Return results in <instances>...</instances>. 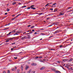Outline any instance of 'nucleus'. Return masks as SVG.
Segmentation results:
<instances>
[{
	"instance_id": "nucleus-46",
	"label": "nucleus",
	"mask_w": 73,
	"mask_h": 73,
	"mask_svg": "<svg viewBox=\"0 0 73 73\" xmlns=\"http://www.w3.org/2000/svg\"><path fill=\"white\" fill-rule=\"evenodd\" d=\"M31 26L30 25H29V26H27V27H31Z\"/></svg>"
},
{
	"instance_id": "nucleus-36",
	"label": "nucleus",
	"mask_w": 73,
	"mask_h": 73,
	"mask_svg": "<svg viewBox=\"0 0 73 73\" xmlns=\"http://www.w3.org/2000/svg\"><path fill=\"white\" fill-rule=\"evenodd\" d=\"M34 27H35V26H33L31 27V28H34Z\"/></svg>"
},
{
	"instance_id": "nucleus-56",
	"label": "nucleus",
	"mask_w": 73,
	"mask_h": 73,
	"mask_svg": "<svg viewBox=\"0 0 73 73\" xmlns=\"http://www.w3.org/2000/svg\"><path fill=\"white\" fill-rule=\"evenodd\" d=\"M26 33V32H25L23 33V35H24V34H25Z\"/></svg>"
},
{
	"instance_id": "nucleus-57",
	"label": "nucleus",
	"mask_w": 73,
	"mask_h": 73,
	"mask_svg": "<svg viewBox=\"0 0 73 73\" xmlns=\"http://www.w3.org/2000/svg\"><path fill=\"white\" fill-rule=\"evenodd\" d=\"M11 24V23H9L7 25H9V24Z\"/></svg>"
},
{
	"instance_id": "nucleus-58",
	"label": "nucleus",
	"mask_w": 73,
	"mask_h": 73,
	"mask_svg": "<svg viewBox=\"0 0 73 73\" xmlns=\"http://www.w3.org/2000/svg\"><path fill=\"white\" fill-rule=\"evenodd\" d=\"M30 31H31V30H30V31H27V32H29Z\"/></svg>"
},
{
	"instance_id": "nucleus-47",
	"label": "nucleus",
	"mask_w": 73,
	"mask_h": 73,
	"mask_svg": "<svg viewBox=\"0 0 73 73\" xmlns=\"http://www.w3.org/2000/svg\"><path fill=\"white\" fill-rule=\"evenodd\" d=\"M7 13H5V15H7Z\"/></svg>"
},
{
	"instance_id": "nucleus-59",
	"label": "nucleus",
	"mask_w": 73,
	"mask_h": 73,
	"mask_svg": "<svg viewBox=\"0 0 73 73\" xmlns=\"http://www.w3.org/2000/svg\"><path fill=\"white\" fill-rule=\"evenodd\" d=\"M15 34H16V35H19L18 34H17V33H15Z\"/></svg>"
},
{
	"instance_id": "nucleus-9",
	"label": "nucleus",
	"mask_w": 73,
	"mask_h": 73,
	"mask_svg": "<svg viewBox=\"0 0 73 73\" xmlns=\"http://www.w3.org/2000/svg\"><path fill=\"white\" fill-rule=\"evenodd\" d=\"M59 22H57V23H54V25H58V24H59Z\"/></svg>"
},
{
	"instance_id": "nucleus-30",
	"label": "nucleus",
	"mask_w": 73,
	"mask_h": 73,
	"mask_svg": "<svg viewBox=\"0 0 73 73\" xmlns=\"http://www.w3.org/2000/svg\"><path fill=\"white\" fill-rule=\"evenodd\" d=\"M31 9V7H28L27 8V9Z\"/></svg>"
},
{
	"instance_id": "nucleus-22",
	"label": "nucleus",
	"mask_w": 73,
	"mask_h": 73,
	"mask_svg": "<svg viewBox=\"0 0 73 73\" xmlns=\"http://www.w3.org/2000/svg\"><path fill=\"white\" fill-rule=\"evenodd\" d=\"M9 29V28H6L3 29V30H7V29Z\"/></svg>"
},
{
	"instance_id": "nucleus-5",
	"label": "nucleus",
	"mask_w": 73,
	"mask_h": 73,
	"mask_svg": "<svg viewBox=\"0 0 73 73\" xmlns=\"http://www.w3.org/2000/svg\"><path fill=\"white\" fill-rule=\"evenodd\" d=\"M44 69H45V67H42V68H40V70H43Z\"/></svg>"
},
{
	"instance_id": "nucleus-38",
	"label": "nucleus",
	"mask_w": 73,
	"mask_h": 73,
	"mask_svg": "<svg viewBox=\"0 0 73 73\" xmlns=\"http://www.w3.org/2000/svg\"><path fill=\"white\" fill-rule=\"evenodd\" d=\"M52 25H50L48 26V27H52Z\"/></svg>"
},
{
	"instance_id": "nucleus-44",
	"label": "nucleus",
	"mask_w": 73,
	"mask_h": 73,
	"mask_svg": "<svg viewBox=\"0 0 73 73\" xmlns=\"http://www.w3.org/2000/svg\"><path fill=\"white\" fill-rule=\"evenodd\" d=\"M3 73H6V72L5 71H3Z\"/></svg>"
},
{
	"instance_id": "nucleus-7",
	"label": "nucleus",
	"mask_w": 73,
	"mask_h": 73,
	"mask_svg": "<svg viewBox=\"0 0 73 73\" xmlns=\"http://www.w3.org/2000/svg\"><path fill=\"white\" fill-rule=\"evenodd\" d=\"M26 38V36H23L21 38V40H24V39H25V38Z\"/></svg>"
},
{
	"instance_id": "nucleus-10",
	"label": "nucleus",
	"mask_w": 73,
	"mask_h": 73,
	"mask_svg": "<svg viewBox=\"0 0 73 73\" xmlns=\"http://www.w3.org/2000/svg\"><path fill=\"white\" fill-rule=\"evenodd\" d=\"M28 68H29V66H26L25 68V69L26 70H27V69H28Z\"/></svg>"
},
{
	"instance_id": "nucleus-40",
	"label": "nucleus",
	"mask_w": 73,
	"mask_h": 73,
	"mask_svg": "<svg viewBox=\"0 0 73 73\" xmlns=\"http://www.w3.org/2000/svg\"><path fill=\"white\" fill-rule=\"evenodd\" d=\"M51 24L52 25H54V23H52Z\"/></svg>"
},
{
	"instance_id": "nucleus-41",
	"label": "nucleus",
	"mask_w": 73,
	"mask_h": 73,
	"mask_svg": "<svg viewBox=\"0 0 73 73\" xmlns=\"http://www.w3.org/2000/svg\"><path fill=\"white\" fill-rule=\"evenodd\" d=\"M56 3H54L52 4V5H56Z\"/></svg>"
},
{
	"instance_id": "nucleus-24",
	"label": "nucleus",
	"mask_w": 73,
	"mask_h": 73,
	"mask_svg": "<svg viewBox=\"0 0 73 73\" xmlns=\"http://www.w3.org/2000/svg\"><path fill=\"white\" fill-rule=\"evenodd\" d=\"M15 71L17 70V67H16V66L15 67Z\"/></svg>"
},
{
	"instance_id": "nucleus-18",
	"label": "nucleus",
	"mask_w": 73,
	"mask_h": 73,
	"mask_svg": "<svg viewBox=\"0 0 73 73\" xmlns=\"http://www.w3.org/2000/svg\"><path fill=\"white\" fill-rule=\"evenodd\" d=\"M16 4V2H13L12 3L13 5H15V4Z\"/></svg>"
},
{
	"instance_id": "nucleus-17",
	"label": "nucleus",
	"mask_w": 73,
	"mask_h": 73,
	"mask_svg": "<svg viewBox=\"0 0 73 73\" xmlns=\"http://www.w3.org/2000/svg\"><path fill=\"white\" fill-rule=\"evenodd\" d=\"M43 13H37V14L38 15H42V14H43Z\"/></svg>"
},
{
	"instance_id": "nucleus-60",
	"label": "nucleus",
	"mask_w": 73,
	"mask_h": 73,
	"mask_svg": "<svg viewBox=\"0 0 73 73\" xmlns=\"http://www.w3.org/2000/svg\"><path fill=\"white\" fill-rule=\"evenodd\" d=\"M15 15H12V16H15Z\"/></svg>"
},
{
	"instance_id": "nucleus-31",
	"label": "nucleus",
	"mask_w": 73,
	"mask_h": 73,
	"mask_svg": "<svg viewBox=\"0 0 73 73\" xmlns=\"http://www.w3.org/2000/svg\"><path fill=\"white\" fill-rule=\"evenodd\" d=\"M14 58L15 59H17V57H14Z\"/></svg>"
},
{
	"instance_id": "nucleus-3",
	"label": "nucleus",
	"mask_w": 73,
	"mask_h": 73,
	"mask_svg": "<svg viewBox=\"0 0 73 73\" xmlns=\"http://www.w3.org/2000/svg\"><path fill=\"white\" fill-rule=\"evenodd\" d=\"M59 32L58 30H57L54 32V34H56V33H58Z\"/></svg>"
},
{
	"instance_id": "nucleus-19",
	"label": "nucleus",
	"mask_w": 73,
	"mask_h": 73,
	"mask_svg": "<svg viewBox=\"0 0 73 73\" xmlns=\"http://www.w3.org/2000/svg\"><path fill=\"white\" fill-rule=\"evenodd\" d=\"M20 73V70L19 69H18L17 70V73Z\"/></svg>"
},
{
	"instance_id": "nucleus-51",
	"label": "nucleus",
	"mask_w": 73,
	"mask_h": 73,
	"mask_svg": "<svg viewBox=\"0 0 73 73\" xmlns=\"http://www.w3.org/2000/svg\"><path fill=\"white\" fill-rule=\"evenodd\" d=\"M23 53V52H21L19 53V54H20L21 53Z\"/></svg>"
},
{
	"instance_id": "nucleus-28",
	"label": "nucleus",
	"mask_w": 73,
	"mask_h": 73,
	"mask_svg": "<svg viewBox=\"0 0 73 73\" xmlns=\"http://www.w3.org/2000/svg\"><path fill=\"white\" fill-rule=\"evenodd\" d=\"M12 70V71H14V70H15V69H14V68H13L12 69H11Z\"/></svg>"
},
{
	"instance_id": "nucleus-43",
	"label": "nucleus",
	"mask_w": 73,
	"mask_h": 73,
	"mask_svg": "<svg viewBox=\"0 0 73 73\" xmlns=\"http://www.w3.org/2000/svg\"><path fill=\"white\" fill-rule=\"evenodd\" d=\"M62 45H61L60 46H59V47H60V48H61V47H62Z\"/></svg>"
},
{
	"instance_id": "nucleus-13",
	"label": "nucleus",
	"mask_w": 73,
	"mask_h": 73,
	"mask_svg": "<svg viewBox=\"0 0 73 73\" xmlns=\"http://www.w3.org/2000/svg\"><path fill=\"white\" fill-rule=\"evenodd\" d=\"M21 69L22 71H23V66H21Z\"/></svg>"
},
{
	"instance_id": "nucleus-15",
	"label": "nucleus",
	"mask_w": 73,
	"mask_h": 73,
	"mask_svg": "<svg viewBox=\"0 0 73 73\" xmlns=\"http://www.w3.org/2000/svg\"><path fill=\"white\" fill-rule=\"evenodd\" d=\"M31 71H32V70H29V71L28 72V73H31Z\"/></svg>"
},
{
	"instance_id": "nucleus-39",
	"label": "nucleus",
	"mask_w": 73,
	"mask_h": 73,
	"mask_svg": "<svg viewBox=\"0 0 73 73\" xmlns=\"http://www.w3.org/2000/svg\"><path fill=\"white\" fill-rule=\"evenodd\" d=\"M13 49H14V48H11V50H13Z\"/></svg>"
},
{
	"instance_id": "nucleus-35",
	"label": "nucleus",
	"mask_w": 73,
	"mask_h": 73,
	"mask_svg": "<svg viewBox=\"0 0 73 73\" xmlns=\"http://www.w3.org/2000/svg\"><path fill=\"white\" fill-rule=\"evenodd\" d=\"M15 42H14V43H12V44H11L12 45H13V44H15Z\"/></svg>"
},
{
	"instance_id": "nucleus-1",
	"label": "nucleus",
	"mask_w": 73,
	"mask_h": 73,
	"mask_svg": "<svg viewBox=\"0 0 73 73\" xmlns=\"http://www.w3.org/2000/svg\"><path fill=\"white\" fill-rule=\"evenodd\" d=\"M21 15V14H18L16 16V17L11 19V20H15V19H16V18H17V17H18L19 16H20V15Z\"/></svg>"
},
{
	"instance_id": "nucleus-4",
	"label": "nucleus",
	"mask_w": 73,
	"mask_h": 73,
	"mask_svg": "<svg viewBox=\"0 0 73 73\" xmlns=\"http://www.w3.org/2000/svg\"><path fill=\"white\" fill-rule=\"evenodd\" d=\"M31 65L32 66L35 65V66H36V65H37V64L36 63H33L31 64Z\"/></svg>"
},
{
	"instance_id": "nucleus-34",
	"label": "nucleus",
	"mask_w": 73,
	"mask_h": 73,
	"mask_svg": "<svg viewBox=\"0 0 73 73\" xmlns=\"http://www.w3.org/2000/svg\"><path fill=\"white\" fill-rule=\"evenodd\" d=\"M48 5H49V3H48L45 6L46 7V6H48Z\"/></svg>"
},
{
	"instance_id": "nucleus-62",
	"label": "nucleus",
	"mask_w": 73,
	"mask_h": 73,
	"mask_svg": "<svg viewBox=\"0 0 73 73\" xmlns=\"http://www.w3.org/2000/svg\"><path fill=\"white\" fill-rule=\"evenodd\" d=\"M53 36H50V38H51V37H53Z\"/></svg>"
},
{
	"instance_id": "nucleus-33",
	"label": "nucleus",
	"mask_w": 73,
	"mask_h": 73,
	"mask_svg": "<svg viewBox=\"0 0 73 73\" xmlns=\"http://www.w3.org/2000/svg\"><path fill=\"white\" fill-rule=\"evenodd\" d=\"M40 30H45V29H40Z\"/></svg>"
},
{
	"instance_id": "nucleus-48",
	"label": "nucleus",
	"mask_w": 73,
	"mask_h": 73,
	"mask_svg": "<svg viewBox=\"0 0 73 73\" xmlns=\"http://www.w3.org/2000/svg\"><path fill=\"white\" fill-rule=\"evenodd\" d=\"M70 8H72V7H69L68 8V9H69Z\"/></svg>"
},
{
	"instance_id": "nucleus-42",
	"label": "nucleus",
	"mask_w": 73,
	"mask_h": 73,
	"mask_svg": "<svg viewBox=\"0 0 73 73\" xmlns=\"http://www.w3.org/2000/svg\"><path fill=\"white\" fill-rule=\"evenodd\" d=\"M68 69L69 70H71V68H69Z\"/></svg>"
},
{
	"instance_id": "nucleus-63",
	"label": "nucleus",
	"mask_w": 73,
	"mask_h": 73,
	"mask_svg": "<svg viewBox=\"0 0 73 73\" xmlns=\"http://www.w3.org/2000/svg\"><path fill=\"white\" fill-rule=\"evenodd\" d=\"M67 69H69V67H67Z\"/></svg>"
},
{
	"instance_id": "nucleus-37",
	"label": "nucleus",
	"mask_w": 73,
	"mask_h": 73,
	"mask_svg": "<svg viewBox=\"0 0 73 73\" xmlns=\"http://www.w3.org/2000/svg\"><path fill=\"white\" fill-rule=\"evenodd\" d=\"M39 58H42V56H40L39 57Z\"/></svg>"
},
{
	"instance_id": "nucleus-53",
	"label": "nucleus",
	"mask_w": 73,
	"mask_h": 73,
	"mask_svg": "<svg viewBox=\"0 0 73 73\" xmlns=\"http://www.w3.org/2000/svg\"><path fill=\"white\" fill-rule=\"evenodd\" d=\"M32 32H33L34 31H35V30L34 29H33L32 30Z\"/></svg>"
},
{
	"instance_id": "nucleus-52",
	"label": "nucleus",
	"mask_w": 73,
	"mask_h": 73,
	"mask_svg": "<svg viewBox=\"0 0 73 73\" xmlns=\"http://www.w3.org/2000/svg\"><path fill=\"white\" fill-rule=\"evenodd\" d=\"M38 58V56L36 57V58Z\"/></svg>"
},
{
	"instance_id": "nucleus-14",
	"label": "nucleus",
	"mask_w": 73,
	"mask_h": 73,
	"mask_svg": "<svg viewBox=\"0 0 73 73\" xmlns=\"http://www.w3.org/2000/svg\"><path fill=\"white\" fill-rule=\"evenodd\" d=\"M72 60H73V58H71L69 60V61L70 62V61H72Z\"/></svg>"
},
{
	"instance_id": "nucleus-55",
	"label": "nucleus",
	"mask_w": 73,
	"mask_h": 73,
	"mask_svg": "<svg viewBox=\"0 0 73 73\" xmlns=\"http://www.w3.org/2000/svg\"><path fill=\"white\" fill-rule=\"evenodd\" d=\"M35 34H37V32H35L34 33V35H35Z\"/></svg>"
},
{
	"instance_id": "nucleus-20",
	"label": "nucleus",
	"mask_w": 73,
	"mask_h": 73,
	"mask_svg": "<svg viewBox=\"0 0 73 73\" xmlns=\"http://www.w3.org/2000/svg\"><path fill=\"white\" fill-rule=\"evenodd\" d=\"M15 38V37L9 38V40H12V39H13V38Z\"/></svg>"
},
{
	"instance_id": "nucleus-23",
	"label": "nucleus",
	"mask_w": 73,
	"mask_h": 73,
	"mask_svg": "<svg viewBox=\"0 0 73 73\" xmlns=\"http://www.w3.org/2000/svg\"><path fill=\"white\" fill-rule=\"evenodd\" d=\"M10 10V9H8V8L7 9V12H9Z\"/></svg>"
},
{
	"instance_id": "nucleus-49",
	"label": "nucleus",
	"mask_w": 73,
	"mask_h": 73,
	"mask_svg": "<svg viewBox=\"0 0 73 73\" xmlns=\"http://www.w3.org/2000/svg\"><path fill=\"white\" fill-rule=\"evenodd\" d=\"M53 9L52 8L50 9V10H51V11H52Z\"/></svg>"
},
{
	"instance_id": "nucleus-11",
	"label": "nucleus",
	"mask_w": 73,
	"mask_h": 73,
	"mask_svg": "<svg viewBox=\"0 0 73 73\" xmlns=\"http://www.w3.org/2000/svg\"><path fill=\"white\" fill-rule=\"evenodd\" d=\"M11 33H12V32H9L8 34L7 35V36H8V35H11Z\"/></svg>"
},
{
	"instance_id": "nucleus-21",
	"label": "nucleus",
	"mask_w": 73,
	"mask_h": 73,
	"mask_svg": "<svg viewBox=\"0 0 73 73\" xmlns=\"http://www.w3.org/2000/svg\"><path fill=\"white\" fill-rule=\"evenodd\" d=\"M52 70H53V71H55L56 70V69L54 68H53L52 69Z\"/></svg>"
},
{
	"instance_id": "nucleus-29",
	"label": "nucleus",
	"mask_w": 73,
	"mask_h": 73,
	"mask_svg": "<svg viewBox=\"0 0 73 73\" xmlns=\"http://www.w3.org/2000/svg\"><path fill=\"white\" fill-rule=\"evenodd\" d=\"M57 11V9H55L54 10V12H56V11Z\"/></svg>"
},
{
	"instance_id": "nucleus-61",
	"label": "nucleus",
	"mask_w": 73,
	"mask_h": 73,
	"mask_svg": "<svg viewBox=\"0 0 73 73\" xmlns=\"http://www.w3.org/2000/svg\"><path fill=\"white\" fill-rule=\"evenodd\" d=\"M48 19H49V18H47V20H48Z\"/></svg>"
},
{
	"instance_id": "nucleus-50",
	"label": "nucleus",
	"mask_w": 73,
	"mask_h": 73,
	"mask_svg": "<svg viewBox=\"0 0 73 73\" xmlns=\"http://www.w3.org/2000/svg\"><path fill=\"white\" fill-rule=\"evenodd\" d=\"M57 62V63H60V62H59V61Z\"/></svg>"
},
{
	"instance_id": "nucleus-6",
	"label": "nucleus",
	"mask_w": 73,
	"mask_h": 73,
	"mask_svg": "<svg viewBox=\"0 0 73 73\" xmlns=\"http://www.w3.org/2000/svg\"><path fill=\"white\" fill-rule=\"evenodd\" d=\"M55 73H61V72H60V71H59L58 70H57L55 71Z\"/></svg>"
},
{
	"instance_id": "nucleus-26",
	"label": "nucleus",
	"mask_w": 73,
	"mask_h": 73,
	"mask_svg": "<svg viewBox=\"0 0 73 73\" xmlns=\"http://www.w3.org/2000/svg\"><path fill=\"white\" fill-rule=\"evenodd\" d=\"M17 33H21V32L20 31H17Z\"/></svg>"
},
{
	"instance_id": "nucleus-27",
	"label": "nucleus",
	"mask_w": 73,
	"mask_h": 73,
	"mask_svg": "<svg viewBox=\"0 0 73 73\" xmlns=\"http://www.w3.org/2000/svg\"><path fill=\"white\" fill-rule=\"evenodd\" d=\"M7 73H10V71H9V70H7Z\"/></svg>"
},
{
	"instance_id": "nucleus-54",
	"label": "nucleus",
	"mask_w": 73,
	"mask_h": 73,
	"mask_svg": "<svg viewBox=\"0 0 73 73\" xmlns=\"http://www.w3.org/2000/svg\"><path fill=\"white\" fill-rule=\"evenodd\" d=\"M18 4L20 5L21 4V3H18Z\"/></svg>"
},
{
	"instance_id": "nucleus-32",
	"label": "nucleus",
	"mask_w": 73,
	"mask_h": 73,
	"mask_svg": "<svg viewBox=\"0 0 73 73\" xmlns=\"http://www.w3.org/2000/svg\"><path fill=\"white\" fill-rule=\"evenodd\" d=\"M9 41V40H6V42H8Z\"/></svg>"
},
{
	"instance_id": "nucleus-45",
	"label": "nucleus",
	"mask_w": 73,
	"mask_h": 73,
	"mask_svg": "<svg viewBox=\"0 0 73 73\" xmlns=\"http://www.w3.org/2000/svg\"><path fill=\"white\" fill-rule=\"evenodd\" d=\"M40 34L41 35H45V34H44V33H40Z\"/></svg>"
},
{
	"instance_id": "nucleus-16",
	"label": "nucleus",
	"mask_w": 73,
	"mask_h": 73,
	"mask_svg": "<svg viewBox=\"0 0 73 73\" xmlns=\"http://www.w3.org/2000/svg\"><path fill=\"white\" fill-rule=\"evenodd\" d=\"M15 30H16V29L14 30L13 31H12V32L13 33H15V32H16V31H15Z\"/></svg>"
},
{
	"instance_id": "nucleus-64",
	"label": "nucleus",
	"mask_w": 73,
	"mask_h": 73,
	"mask_svg": "<svg viewBox=\"0 0 73 73\" xmlns=\"http://www.w3.org/2000/svg\"><path fill=\"white\" fill-rule=\"evenodd\" d=\"M40 62H43V61H42V60H41V61H40Z\"/></svg>"
},
{
	"instance_id": "nucleus-25",
	"label": "nucleus",
	"mask_w": 73,
	"mask_h": 73,
	"mask_svg": "<svg viewBox=\"0 0 73 73\" xmlns=\"http://www.w3.org/2000/svg\"><path fill=\"white\" fill-rule=\"evenodd\" d=\"M64 14V13H61L59 14V15H63Z\"/></svg>"
},
{
	"instance_id": "nucleus-2",
	"label": "nucleus",
	"mask_w": 73,
	"mask_h": 73,
	"mask_svg": "<svg viewBox=\"0 0 73 73\" xmlns=\"http://www.w3.org/2000/svg\"><path fill=\"white\" fill-rule=\"evenodd\" d=\"M33 7H35L34 5H31L30 6V8L31 9H36V8H34Z\"/></svg>"
},
{
	"instance_id": "nucleus-8",
	"label": "nucleus",
	"mask_w": 73,
	"mask_h": 73,
	"mask_svg": "<svg viewBox=\"0 0 73 73\" xmlns=\"http://www.w3.org/2000/svg\"><path fill=\"white\" fill-rule=\"evenodd\" d=\"M27 38H31V36H30V35H27Z\"/></svg>"
},
{
	"instance_id": "nucleus-12",
	"label": "nucleus",
	"mask_w": 73,
	"mask_h": 73,
	"mask_svg": "<svg viewBox=\"0 0 73 73\" xmlns=\"http://www.w3.org/2000/svg\"><path fill=\"white\" fill-rule=\"evenodd\" d=\"M32 33H33V32H32V31H31V33H27V35H29V34H32Z\"/></svg>"
}]
</instances>
